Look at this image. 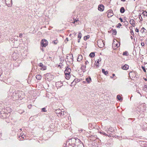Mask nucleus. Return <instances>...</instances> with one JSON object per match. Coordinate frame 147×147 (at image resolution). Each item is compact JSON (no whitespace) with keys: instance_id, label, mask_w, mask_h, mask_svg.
<instances>
[{"instance_id":"f257e3e1","label":"nucleus","mask_w":147,"mask_h":147,"mask_svg":"<svg viewBox=\"0 0 147 147\" xmlns=\"http://www.w3.org/2000/svg\"><path fill=\"white\" fill-rule=\"evenodd\" d=\"M68 147H84L83 143L78 138H73L67 143Z\"/></svg>"},{"instance_id":"f03ea898","label":"nucleus","mask_w":147,"mask_h":147,"mask_svg":"<svg viewBox=\"0 0 147 147\" xmlns=\"http://www.w3.org/2000/svg\"><path fill=\"white\" fill-rule=\"evenodd\" d=\"M71 71V69L68 66L67 67L64 73L65 75V78L67 80H68L69 78Z\"/></svg>"},{"instance_id":"7ed1b4c3","label":"nucleus","mask_w":147,"mask_h":147,"mask_svg":"<svg viewBox=\"0 0 147 147\" xmlns=\"http://www.w3.org/2000/svg\"><path fill=\"white\" fill-rule=\"evenodd\" d=\"M73 57L72 54L68 55L66 59V60L69 62L70 63H72L73 61Z\"/></svg>"},{"instance_id":"20e7f679","label":"nucleus","mask_w":147,"mask_h":147,"mask_svg":"<svg viewBox=\"0 0 147 147\" xmlns=\"http://www.w3.org/2000/svg\"><path fill=\"white\" fill-rule=\"evenodd\" d=\"M6 118L5 119V121L9 123L12 120V119L11 117L10 116V113L9 112L6 113Z\"/></svg>"},{"instance_id":"39448f33","label":"nucleus","mask_w":147,"mask_h":147,"mask_svg":"<svg viewBox=\"0 0 147 147\" xmlns=\"http://www.w3.org/2000/svg\"><path fill=\"white\" fill-rule=\"evenodd\" d=\"M41 46L42 47H46L48 45L47 41L45 39H42L41 41Z\"/></svg>"},{"instance_id":"423d86ee","label":"nucleus","mask_w":147,"mask_h":147,"mask_svg":"<svg viewBox=\"0 0 147 147\" xmlns=\"http://www.w3.org/2000/svg\"><path fill=\"white\" fill-rule=\"evenodd\" d=\"M19 97L17 92H13L12 95L11 97L13 100L19 99Z\"/></svg>"},{"instance_id":"0eeeda50","label":"nucleus","mask_w":147,"mask_h":147,"mask_svg":"<svg viewBox=\"0 0 147 147\" xmlns=\"http://www.w3.org/2000/svg\"><path fill=\"white\" fill-rule=\"evenodd\" d=\"M18 94L19 97V99L21 100L24 98V93L22 91H18Z\"/></svg>"},{"instance_id":"6e6552de","label":"nucleus","mask_w":147,"mask_h":147,"mask_svg":"<svg viewBox=\"0 0 147 147\" xmlns=\"http://www.w3.org/2000/svg\"><path fill=\"white\" fill-rule=\"evenodd\" d=\"M97 43L98 47L100 48H102L104 46V43L102 40H98L97 42Z\"/></svg>"},{"instance_id":"1a4fd4ad","label":"nucleus","mask_w":147,"mask_h":147,"mask_svg":"<svg viewBox=\"0 0 147 147\" xmlns=\"http://www.w3.org/2000/svg\"><path fill=\"white\" fill-rule=\"evenodd\" d=\"M40 67H41V69L42 70H46L47 69V67H46L43 65L42 63H40L38 64V65Z\"/></svg>"},{"instance_id":"9d476101","label":"nucleus","mask_w":147,"mask_h":147,"mask_svg":"<svg viewBox=\"0 0 147 147\" xmlns=\"http://www.w3.org/2000/svg\"><path fill=\"white\" fill-rule=\"evenodd\" d=\"M107 16L108 17H110L113 16V14L111 10H109L107 11Z\"/></svg>"},{"instance_id":"9b49d317","label":"nucleus","mask_w":147,"mask_h":147,"mask_svg":"<svg viewBox=\"0 0 147 147\" xmlns=\"http://www.w3.org/2000/svg\"><path fill=\"white\" fill-rule=\"evenodd\" d=\"M120 45L119 43L116 40V42L115 41H114L113 43V46H115V47H119Z\"/></svg>"},{"instance_id":"f8f14e48","label":"nucleus","mask_w":147,"mask_h":147,"mask_svg":"<svg viewBox=\"0 0 147 147\" xmlns=\"http://www.w3.org/2000/svg\"><path fill=\"white\" fill-rule=\"evenodd\" d=\"M98 9L100 11H102L104 9V6L102 5H100L98 6Z\"/></svg>"},{"instance_id":"ddd939ff","label":"nucleus","mask_w":147,"mask_h":147,"mask_svg":"<svg viewBox=\"0 0 147 147\" xmlns=\"http://www.w3.org/2000/svg\"><path fill=\"white\" fill-rule=\"evenodd\" d=\"M83 59V57L81 55H79L77 58V60L78 61L80 62Z\"/></svg>"},{"instance_id":"4468645a","label":"nucleus","mask_w":147,"mask_h":147,"mask_svg":"<svg viewBox=\"0 0 147 147\" xmlns=\"http://www.w3.org/2000/svg\"><path fill=\"white\" fill-rule=\"evenodd\" d=\"M122 68L124 70H127L129 68V66L127 64H125L122 67Z\"/></svg>"},{"instance_id":"2eb2a0df","label":"nucleus","mask_w":147,"mask_h":147,"mask_svg":"<svg viewBox=\"0 0 147 147\" xmlns=\"http://www.w3.org/2000/svg\"><path fill=\"white\" fill-rule=\"evenodd\" d=\"M130 23L134 27L135 25V21L132 19L130 20Z\"/></svg>"},{"instance_id":"dca6fc26","label":"nucleus","mask_w":147,"mask_h":147,"mask_svg":"<svg viewBox=\"0 0 147 147\" xmlns=\"http://www.w3.org/2000/svg\"><path fill=\"white\" fill-rule=\"evenodd\" d=\"M86 80L88 83H90L92 82L91 79L90 77L86 78Z\"/></svg>"},{"instance_id":"f3484780","label":"nucleus","mask_w":147,"mask_h":147,"mask_svg":"<svg viewBox=\"0 0 147 147\" xmlns=\"http://www.w3.org/2000/svg\"><path fill=\"white\" fill-rule=\"evenodd\" d=\"M60 112H61V110H60L59 109H56L55 110V112L57 114V115H58L59 114Z\"/></svg>"},{"instance_id":"a211bd4d","label":"nucleus","mask_w":147,"mask_h":147,"mask_svg":"<svg viewBox=\"0 0 147 147\" xmlns=\"http://www.w3.org/2000/svg\"><path fill=\"white\" fill-rule=\"evenodd\" d=\"M125 10L123 7H122L120 9V12L121 13H123L125 12Z\"/></svg>"},{"instance_id":"6ab92c4d","label":"nucleus","mask_w":147,"mask_h":147,"mask_svg":"<svg viewBox=\"0 0 147 147\" xmlns=\"http://www.w3.org/2000/svg\"><path fill=\"white\" fill-rule=\"evenodd\" d=\"M60 113L58 115H57L58 116H61L62 115L63 116L64 115V112L63 111H62V110H61V112H60Z\"/></svg>"},{"instance_id":"aec40b11","label":"nucleus","mask_w":147,"mask_h":147,"mask_svg":"<svg viewBox=\"0 0 147 147\" xmlns=\"http://www.w3.org/2000/svg\"><path fill=\"white\" fill-rule=\"evenodd\" d=\"M36 78L38 80H40L41 79V76L40 75H37L36 76Z\"/></svg>"},{"instance_id":"412c9836","label":"nucleus","mask_w":147,"mask_h":147,"mask_svg":"<svg viewBox=\"0 0 147 147\" xmlns=\"http://www.w3.org/2000/svg\"><path fill=\"white\" fill-rule=\"evenodd\" d=\"M102 72L104 73L105 75H107L108 73V72L107 71H105V70L104 69H102Z\"/></svg>"},{"instance_id":"4be33fe9","label":"nucleus","mask_w":147,"mask_h":147,"mask_svg":"<svg viewBox=\"0 0 147 147\" xmlns=\"http://www.w3.org/2000/svg\"><path fill=\"white\" fill-rule=\"evenodd\" d=\"M6 113H4L1 115V116H2L3 118L5 119H6Z\"/></svg>"},{"instance_id":"5701e85b","label":"nucleus","mask_w":147,"mask_h":147,"mask_svg":"<svg viewBox=\"0 0 147 147\" xmlns=\"http://www.w3.org/2000/svg\"><path fill=\"white\" fill-rule=\"evenodd\" d=\"M143 16L144 17L147 16V12L146 11H144L142 13Z\"/></svg>"},{"instance_id":"b1692460","label":"nucleus","mask_w":147,"mask_h":147,"mask_svg":"<svg viewBox=\"0 0 147 147\" xmlns=\"http://www.w3.org/2000/svg\"><path fill=\"white\" fill-rule=\"evenodd\" d=\"M94 52H91L89 55V56L91 57H94Z\"/></svg>"},{"instance_id":"393cba45","label":"nucleus","mask_w":147,"mask_h":147,"mask_svg":"<svg viewBox=\"0 0 147 147\" xmlns=\"http://www.w3.org/2000/svg\"><path fill=\"white\" fill-rule=\"evenodd\" d=\"M112 32L113 34L116 35L117 34V31L115 30L114 29L112 30Z\"/></svg>"},{"instance_id":"a878e982","label":"nucleus","mask_w":147,"mask_h":147,"mask_svg":"<svg viewBox=\"0 0 147 147\" xmlns=\"http://www.w3.org/2000/svg\"><path fill=\"white\" fill-rule=\"evenodd\" d=\"M89 38V35H87L86 36H85L84 37V39L85 40H86L88 39Z\"/></svg>"},{"instance_id":"bb28decb","label":"nucleus","mask_w":147,"mask_h":147,"mask_svg":"<svg viewBox=\"0 0 147 147\" xmlns=\"http://www.w3.org/2000/svg\"><path fill=\"white\" fill-rule=\"evenodd\" d=\"M143 90L146 92H147V86L146 85H145L143 87Z\"/></svg>"},{"instance_id":"cd10ccee","label":"nucleus","mask_w":147,"mask_h":147,"mask_svg":"<svg viewBox=\"0 0 147 147\" xmlns=\"http://www.w3.org/2000/svg\"><path fill=\"white\" fill-rule=\"evenodd\" d=\"M117 98L119 100H122V98H121V97L119 95H117Z\"/></svg>"},{"instance_id":"c85d7f7f","label":"nucleus","mask_w":147,"mask_h":147,"mask_svg":"<svg viewBox=\"0 0 147 147\" xmlns=\"http://www.w3.org/2000/svg\"><path fill=\"white\" fill-rule=\"evenodd\" d=\"M82 36V34L80 33L79 32L78 34V38L81 39Z\"/></svg>"},{"instance_id":"c756f323","label":"nucleus","mask_w":147,"mask_h":147,"mask_svg":"<svg viewBox=\"0 0 147 147\" xmlns=\"http://www.w3.org/2000/svg\"><path fill=\"white\" fill-rule=\"evenodd\" d=\"M139 19L140 20V22H141L142 21V20H143L142 18V16L141 15H139Z\"/></svg>"},{"instance_id":"7c9ffc66","label":"nucleus","mask_w":147,"mask_h":147,"mask_svg":"<svg viewBox=\"0 0 147 147\" xmlns=\"http://www.w3.org/2000/svg\"><path fill=\"white\" fill-rule=\"evenodd\" d=\"M100 133L101 134H103L104 135H105V136H107V135L103 131H101L100 132Z\"/></svg>"},{"instance_id":"2f4dec72","label":"nucleus","mask_w":147,"mask_h":147,"mask_svg":"<svg viewBox=\"0 0 147 147\" xmlns=\"http://www.w3.org/2000/svg\"><path fill=\"white\" fill-rule=\"evenodd\" d=\"M123 55H124L127 56L128 55V53L127 51H125L123 52Z\"/></svg>"},{"instance_id":"473e14b6","label":"nucleus","mask_w":147,"mask_h":147,"mask_svg":"<svg viewBox=\"0 0 147 147\" xmlns=\"http://www.w3.org/2000/svg\"><path fill=\"white\" fill-rule=\"evenodd\" d=\"M42 111L44 112H46L47 111L46 110L45 108H43L42 109Z\"/></svg>"},{"instance_id":"72a5a7b5","label":"nucleus","mask_w":147,"mask_h":147,"mask_svg":"<svg viewBox=\"0 0 147 147\" xmlns=\"http://www.w3.org/2000/svg\"><path fill=\"white\" fill-rule=\"evenodd\" d=\"M21 137L22 138V139L24 138V137L25 136H24V134H21Z\"/></svg>"},{"instance_id":"f704fd0d","label":"nucleus","mask_w":147,"mask_h":147,"mask_svg":"<svg viewBox=\"0 0 147 147\" xmlns=\"http://www.w3.org/2000/svg\"><path fill=\"white\" fill-rule=\"evenodd\" d=\"M121 26V23H119L118 24V26H117V27L118 28H119L120 27V26Z\"/></svg>"},{"instance_id":"c9c22d12","label":"nucleus","mask_w":147,"mask_h":147,"mask_svg":"<svg viewBox=\"0 0 147 147\" xmlns=\"http://www.w3.org/2000/svg\"><path fill=\"white\" fill-rule=\"evenodd\" d=\"M32 105H29L28 106V107L29 109H31V107H32Z\"/></svg>"},{"instance_id":"e433bc0d","label":"nucleus","mask_w":147,"mask_h":147,"mask_svg":"<svg viewBox=\"0 0 147 147\" xmlns=\"http://www.w3.org/2000/svg\"><path fill=\"white\" fill-rule=\"evenodd\" d=\"M22 35H23V34L22 33H21L20 34L19 36V37L20 38H22Z\"/></svg>"},{"instance_id":"4c0bfd02","label":"nucleus","mask_w":147,"mask_h":147,"mask_svg":"<svg viewBox=\"0 0 147 147\" xmlns=\"http://www.w3.org/2000/svg\"><path fill=\"white\" fill-rule=\"evenodd\" d=\"M142 69L143 70V71L144 72H145L146 71V70H145V68L144 67L142 66Z\"/></svg>"},{"instance_id":"58836bf2","label":"nucleus","mask_w":147,"mask_h":147,"mask_svg":"<svg viewBox=\"0 0 147 147\" xmlns=\"http://www.w3.org/2000/svg\"><path fill=\"white\" fill-rule=\"evenodd\" d=\"M55 44H57V40H54L53 42Z\"/></svg>"},{"instance_id":"ea45409f","label":"nucleus","mask_w":147,"mask_h":147,"mask_svg":"<svg viewBox=\"0 0 147 147\" xmlns=\"http://www.w3.org/2000/svg\"><path fill=\"white\" fill-rule=\"evenodd\" d=\"M135 31L136 32H139L138 29L137 28H136V30H135Z\"/></svg>"},{"instance_id":"a19ab883","label":"nucleus","mask_w":147,"mask_h":147,"mask_svg":"<svg viewBox=\"0 0 147 147\" xmlns=\"http://www.w3.org/2000/svg\"><path fill=\"white\" fill-rule=\"evenodd\" d=\"M119 19L120 20L121 22H123V19H122V18H119Z\"/></svg>"},{"instance_id":"79ce46f5","label":"nucleus","mask_w":147,"mask_h":147,"mask_svg":"<svg viewBox=\"0 0 147 147\" xmlns=\"http://www.w3.org/2000/svg\"><path fill=\"white\" fill-rule=\"evenodd\" d=\"M141 45L142 46H143L144 45V42L141 43Z\"/></svg>"},{"instance_id":"37998d69","label":"nucleus","mask_w":147,"mask_h":147,"mask_svg":"<svg viewBox=\"0 0 147 147\" xmlns=\"http://www.w3.org/2000/svg\"><path fill=\"white\" fill-rule=\"evenodd\" d=\"M123 22L124 23L127 22H127L125 20H124Z\"/></svg>"},{"instance_id":"c03bdc74","label":"nucleus","mask_w":147,"mask_h":147,"mask_svg":"<svg viewBox=\"0 0 147 147\" xmlns=\"http://www.w3.org/2000/svg\"><path fill=\"white\" fill-rule=\"evenodd\" d=\"M78 21V20H76L74 21L73 22L74 23H75L76 22H77Z\"/></svg>"},{"instance_id":"a18cd8bd","label":"nucleus","mask_w":147,"mask_h":147,"mask_svg":"<svg viewBox=\"0 0 147 147\" xmlns=\"http://www.w3.org/2000/svg\"><path fill=\"white\" fill-rule=\"evenodd\" d=\"M110 129H111V128H109V129H108V131H107V132L108 133L109 131H110V132H112V131H110Z\"/></svg>"},{"instance_id":"49530a36","label":"nucleus","mask_w":147,"mask_h":147,"mask_svg":"<svg viewBox=\"0 0 147 147\" xmlns=\"http://www.w3.org/2000/svg\"><path fill=\"white\" fill-rule=\"evenodd\" d=\"M101 59L100 57H99V59H98V61L99 62H100L101 61Z\"/></svg>"},{"instance_id":"de8ad7c7","label":"nucleus","mask_w":147,"mask_h":147,"mask_svg":"<svg viewBox=\"0 0 147 147\" xmlns=\"http://www.w3.org/2000/svg\"><path fill=\"white\" fill-rule=\"evenodd\" d=\"M89 63V62L88 61H86V62H85V64L86 65H87L88 63Z\"/></svg>"},{"instance_id":"09e8293b","label":"nucleus","mask_w":147,"mask_h":147,"mask_svg":"<svg viewBox=\"0 0 147 147\" xmlns=\"http://www.w3.org/2000/svg\"><path fill=\"white\" fill-rule=\"evenodd\" d=\"M131 33L133 35L134 34L132 30L131 31Z\"/></svg>"},{"instance_id":"8fccbe9b","label":"nucleus","mask_w":147,"mask_h":147,"mask_svg":"<svg viewBox=\"0 0 147 147\" xmlns=\"http://www.w3.org/2000/svg\"><path fill=\"white\" fill-rule=\"evenodd\" d=\"M76 32H74V33H73V34H73V35H74V36H75L76 34Z\"/></svg>"},{"instance_id":"3c124183","label":"nucleus","mask_w":147,"mask_h":147,"mask_svg":"<svg viewBox=\"0 0 147 147\" xmlns=\"http://www.w3.org/2000/svg\"><path fill=\"white\" fill-rule=\"evenodd\" d=\"M79 38V39H78V43L80 42V38Z\"/></svg>"},{"instance_id":"603ef678","label":"nucleus","mask_w":147,"mask_h":147,"mask_svg":"<svg viewBox=\"0 0 147 147\" xmlns=\"http://www.w3.org/2000/svg\"><path fill=\"white\" fill-rule=\"evenodd\" d=\"M96 66L97 67H99V65L98 64H96Z\"/></svg>"},{"instance_id":"864d4df0","label":"nucleus","mask_w":147,"mask_h":147,"mask_svg":"<svg viewBox=\"0 0 147 147\" xmlns=\"http://www.w3.org/2000/svg\"><path fill=\"white\" fill-rule=\"evenodd\" d=\"M2 74V71H0V76H1Z\"/></svg>"},{"instance_id":"5fc2aeb1","label":"nucleus","mask_w":147,"mask_h":147,"mask_svg":"<svg viewBox=\"0 0 147 147\" xmlns=\"http://www.w3.org/2000/svg\"><path fill=\"white\" fill-rule=\"evenodd\" d=\"M10 1H11V5H12V0H10Z\"/></svg>"},{"instance_id":"6e6d98bb","label":"nucleus","mask_w":147,"mask_h":147,"mask_svg":"<svg viewBox=\"0 0 147 147\" xmlns=\"http://www.w3.org/2000/svg\"><path fill=\"white\" fill-rule=\"evenodd\" d=\"M112 76H115V74H112Z\"/></svg>"},{"instance_id":"4d7b16f0","label":"nucleus","mask_w":147,"mask_h":147,"mask_svg":"<svg viewBox=\"0 0 147 147\" xmlns=\"http://www.w3.org/2000/svg\"><path fill=\"white\" fill-rule=\"evenodd\" d=\"M99 61H97V63H96V64H98V63H99Z\"/></svg>"},{"instance_id":"13d9d810","label":"nucleus","mask_w":147,"mask_h":147,"mask_svg":"<svg viewBox=\"0 0 147 147\" xmlns=\"http://www.w3.org/2000/svg\"><path fill=\"white\" fill-rule=\"evenodd\" d=\"M59 64H60V65H59V66H61V65H62V64L61 63H60Z\"/></svg>"},{"instance_id":"bf43d9fd","label":"nucleus","mask_w":147,"mask_h":147,"mask_svg":"<svg viewBox=\"0 0 147 147\" xmlns=\"http://www.w3.org/2000/svg\"><path fill=\"white\" fill-rule=\"evenodd\" d=\"M130 38L131 39H133V37L132 36H131L130 37Z\"/></svg>"},{"instance_id":"052dcab7","label":"nucleus","mask_w":147,"mask_h":147,"mask_svg":"<svg viewBox=\"0 0 147 147\" xmlns=\"http://www.w3.org/2000/svg\"><path fill=\"white\" fill-rule=\"evenodd\" d=\"M144 79L145 81H147V80L146 78H144Z\"/></svg>"},{"instance_id":"680f3d73","label":"nucleus","mask_w":147,"mask_h":147,"mask_svg":"<svg viewBox=\"0 0 147 147\" xmlns=\"http://www.w3.org/2000/svg\"><path fill=\"white\" fill-rule=\"evenodd\" d=\"M82 67H86V66H84V65H83V66H82Z\"/></svg>"},{"instance_id":"e2e57ef3","label":"nucleus","mask_w":147,"mask_h":147,"mask_svg":"<svg viewBox=\"0 0 147 147\" xmlns=\"http://www.w3.org/2000/svg\"><path fill=\"white\" fill-rule=\"evenodd\" d=\"M83 131V130H82V129H81V130H80V131Z\"/></svg>"},{"instance_id":"0e129e2a","label":"nucleus","mask_w":147,"mask_h":147,"mask_svg":"<svg viewBox=\"0 0 147 147\" xmlns=\"http://www.w3.org/2000/svg\"><path fill=\"white\" fill-rule=\"evenodd\" d=\"M3 1H4V2H6V0H5V1L4 0H3Z\"/></svg>"},{"instance_id":"69168bd1","label":"nucleus","mask_w":147,"mask_h":147,"mask_svg":"<svg viewBox=\"0 0 147 147\" xmlns=\"http://www.w3.org/2000/svg\"><path fill=\"white\" fill-rule=\"evenodd\" d=\"M121 1H125V0H121Z\"/></svg>"},{"instance_id":"338daca9","label":"nucleus","mask_w":147,"mask_h":147,"mask_svg":"<svg viewBox=\"0 0 147 147\" xmlns=\"http://www.w3.org/2000/svg\"><path fill=\"white\" fill-rule=\"evenodd\" d=\"M110 78H113V77H112V76H111V77H110Z\"/></svg>"},{"instance_id":"774afa93","label":"nucleus","mask_w":147,"mask_h":147,"mask_svg":"<svg viewBox=\"0 0 147 147\" xmlns=\"http://www.w3.org/2000/svg\"><path fill=\"white\" fill-rule=\"evenodd\" d=\"M66 39L67 41H68V38H66Z\"/></svg>"}]
</instances>
